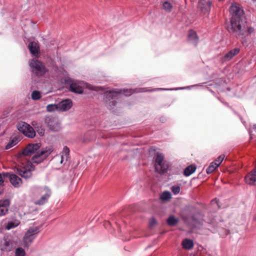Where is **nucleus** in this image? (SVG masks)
Returning a JSON list of instances; mask_svg holds the SVG:
<instances>
[{
	"instance_id": "f257e3e1",
	"label": "nucleus",
	"mask_w": 256,
	"mask_h": 256,
	"mask_svg": "<svg viewBox=\"0 0 256 256\" xmlns=\"http://www.w3.org/2000/svg\"><path fill=\"white\" fill-rule=\"evenodd\" d=\"M147 88H139L136 89H120L118 90H108L104 94V100L109 109H112L116 106L117 100L121 98L122 94L126 96H131L132 94L152 92Z\"/></svg>"
},
{
	"instance_id": "f03ea898",
	"label": "nucleus",
	"mask_w": 256,
	"mask_h": 256,
	"mask_svg": "<svg viewBox=\"0 0 256 256\" xmlns=\"http://www.w3.org/2000/svg\"><path fill=\"white\" fill-rule=\"evenodd\" d=\"M41 146L40 143L29 144L22 152L24 156H31L34 154L31 159L32 163L40 164L46 159L52 153L50 148H46L40 150Z\"/></svg>"
},
{
	"instance_id": "7ed1b4c3",
	"label": "nucleus",
	"mask_w": 256,
	"mask_h": 256,
	"mask_svg": "<svg viewBox=\"0 0 256 256\" xmlns=\"http://www.w3.org/2000/svg\"><path fill=\"white\" fill-rule=\"evenodd\" d=\"M36 192L38 196H40L39 199L34 202L35 204L38 206H42L46 203L52 194L50 190L46 186L38 188Z\"/></svg>"
},
{
	"instance_id": "20e7f679",
	"label": "nucleus",
	"mask_w": 256,
	"mask_h": 256,
	"mask_svg": "<svg viewBox=\"0 0 256 256\" xmlns=\"http://www.w3.org/2000/svg\"><path fill=\"white\" fill-rule=\"evenodd\" d=\"M156 171L160 174H164L168 168V164L164 162V157L162 154H157L155 158L154 164Z\"/></svg>"
},
{
	"instance_id": "39448f33",
	"label": "nucleus",
	"mask_w": 256,
	"mask_h": 256,
	"mask_svg": "<svg viewBox=\"0 0 256 256\" xmlns=\"http://www.w3.org/2000/svg\"><path fill=\"white\" fill-rule=\"evenodd\" d=\"M18 130L25 136L33 138L36 136V131L34 128L27 123L20 122L18 124Z\"/></svg>"
},
{
	"instance_id": "423d86ee",
	"label": "nucleus",
	"mask_w": 256,
	"mask_h": 256,
	"mask_svg": "<svg viewBox=\"0 0 256 256\" xmlns=\"http://www.w3.org/2000/svg\"><path fill=\"white\" fill-rule=\"evenodd\" d=\"M66 83L70 85V91L79 94L83 92L84 90L83 88L81 86V82L68 79L66 80Z\"/></svg>"
},
{
	"instance_id": "0eeeda50",
	"label": "nucleus",
	"mask_w": 256,
	"mask_h": 256,
	"mask_svg": "<svg viewBox=\"0 0 256 256\" xmlns=\"http://www.w3.org/2000/svg\"><path fill=\"white\" fill-rule=\"evenodd\" d=\"M2 175L4 178H8L11 184L15 188H18L21 186L22 180L17 175L9 172H2Z\"/></svg>"
},
{
	"instance_id": "6e6552de",
	"label": "nucleus",
	"mask_w": 256,
	"mask_h": 256,
	"mask_svg": "<svg viewBox=\"0 0 256 256\" xmlns=\"http://www.w3.org/2000/svg\"><path fill=\"white\" fill-rule=\"evenodd\" d=\"M242 18H230V27L228 29L230 32L238 33L242 28L240 24Z\"/></svg>"
},
{
	"instance_id": "1a4fd4ad",
	"label": "nucleus",
	"mask_w": 256,
	"mask_h": 256,
	"mask_svg": "<svg viewBox=\"0 0 256 256\" xmlns=\"http://www.w3.org/2000/svg\"><path fill=\"white\" fill-rule=\"evenodd\" d=\"M34 169V166H31L30 168H28L25 166H20L16 168L17 174L22 177L27 179L30 178L32 176V170Z\"/></svg>"
},
{
	"instance_id": "9d476101",
	"label": "nucleus",
	"mask_w": 256,
	"mask_h": 256,
	"mask_svg": "<svg viewBox=\"0 0 256 256\" xmlns=\"http://www.w3.org/2000/svg\"><path fill=\"white\" fill-rule=\"evenodd\" d=\"M212 3L209 0H200L198 2V7L204 14H208L210 10Z\"/></svg>"
},
{
	"instance_id": "9b49d317",
	"label": "nucleus",
	"mask_w": 256,
	"mask_h": 256,
	"mask_svg": "<svg viewBox=\"0 0 256 256\" xmlns=\"http://www.w3.org/2000/svg\"><path fill=\"white\" fill-rule=\"evenodd\" d=\"M231 18H242L243 10L236 4H232L230 7Z\"/></svg>"
},
{
	"instance_id": "f8f14e48",
	"label": "nucleus",
	"mask_w": 256,
	"mask_h": 256,
	"mask_svg": "<svg viewBox=\"0 0 256 256\" xmlns=\"http://www.w3.org/2000/svg\"><path fill=\"white\" fill-rule=\"evenodd\" d=\"M10 205L8 199L0 200V216H4L8 214Z\"/></svg>"
},
{
	"instance_id": "ddd939ff",
	"label": "nucleus",
	"mask_w": 256,
	"mask_h": 256,
	"mask_svg": "<svg viewBox=\"0 0 256 256\" xmlns=\"http://www.w3.org/2000/svg\"><path fill=\"white\" fill-rule=\"evenodd\" d=\"M246 182L250 185H256V170L254 168L244 178Z\"/></svg>"
},
{
	"instance_id": "4468645a",
	"label": "nucleus",
	"mask_w": 256,
	"mask_h": 256,
	"mask_svg": "<svg viewBox=\"0 0 256 256\" xmlns=\"http://www.w3.org/2000/svg\"><path fill=\"white\" fill-rule=\"evenodd\" d=\"M32 71L36 76H43L46 72L45 65H32Z\"/></svg>"
},
{
	"instance_id": "2eb2a0df",
	"label": "nucleus",
	"mask_w": 256,
	"mask_h": 256,
	"mask_svg": "<svg viewBox=\"0 0 256 256\" xmlns=\"http://www.w3.org/2000/svg\"><path fill=\"white\" fill-rule=\"evenodd\" d=\"M72 106V101L70 99L63 100L58 103V110L61 111H66L70 110Z\"/></svg>"
},
{
	"instance_id": "dca6fc26",
	"label": "nucleus",
	"mask_w": 256,
	"mask_h": 256,
	"mask_svg": "<svg viewBox=\"0 0 256 256\" xmlns=\"http://www.w3.org/2000/svg\"><path fill=\"white\" fill-rule=\"evenodd\" d=\"M240 52V48H236L231 50L226 53L222 58L224 62H226L232 60L234 56L237 55Z\"/></svg>"
},
{
	"instance_id": "f3484780",
	"label": "nucleus",
	"mask_w": 256,
	"mask_h": 256,
	"mask_svg": "<svg viewBox=\"0 0 256 256\" xmlns=\"http://www.w3.org/2000/svg\"><path fill=\"white\" fill-rule=\"evenodd\" d=\"M28 49L30 53L36 57H38L40 52V46L38 42H32L29 43L28 45Z\"/></svg>"
},
{
	"instance_id": "a211bd4d",
	"label": "nucleus",
	"mask_w": 256,
	"mask_h": 256,
	"mask_svg": "<svg viewBox=\"0 0 256 256\" xmlns=\"http://www.w3.org/2000/svg\"><path fill=\"white\" fill-rule=\"evenodd\" d=\"M45 122L50 130L56 131L58 130V125L54 122V118L52 116H47L45 118Z\"/></svg>"
},
{
	"instance_id": "6ab92c4d",
	"label": "nucleus",
	"mask_w": 256,
	"mask_h": 256,
	"mask_svg": "<svg viewBox=\"0 0 256 256\" xmlns=\"http://www.w3.org/2000/svg\"><path fill=\"white\" fill-rule=\"evenodd\" d=\"M32 124L40 136H43L44 135L45 130L40 123L34 121L32 122Z\"/></svg>"
},
{
	"instance_id": "aec40b11",
	"label": "nucleus",
	"mask_w": 256,
	"mask_h": 256,
	"mask_svg": "<svg viewBox=\"0 0 256 256\" xmlns=\"http://www.w3.org/2000/svg\"><path fill=\"white\" fill-rule=\"evenodd\" d=\"M38 230L37 228H30L26 232L25 238L31 242L34 238V236L38 233Z\"/></svg>"
},
{
	"instance_id": "412c9836",
	"label": "nucleus",
	"mask_w": 256,
	"mask_h": 256,
	"mask_svg": "<svg viewBox=\"0 0 256 256\" xmlns=\"http://www.w3.org/2000/svg\"><path fill=\"white\" fill-rule=\"evenodd\" d=\"M188 38L189 40L193 42L194 45H196L198 38L195 31L192 30L188 31Z\"/></svg>"
},
{
	"instance_id": "4be33fe9",
	"label": "nucleus",
	"mask_w": 256,
	"mask_h": 256,
	"mask_svg": "<svg viewBox=\"0 0 256 256\" xmlns=\"http://www.w3.org/2000/svg\"><path fill=\"white\" fill-rule=\"evenodd\" d=\"M182 246L186 250H190L194 246V242L192 240L186 238L182 241Z\"/></svg>"
},
{
	"instance_id": "5701e85b",
	"label": "nucleus",
	"mask_w": 256,
	"mask_h": 256,
	"mask_svg": "<svg viewBox=\"0 0 256 256\" xmlns=\"http://www.w3.org/2000/svg\"><path fill=\"white\" fill-rule=\"evenodd\" d=\"M179 220L174 216H170L167 219L166 222L168 226H176Z\"/></svg>"
},
{
	"instance_id": "b1692460",
	"label": "nucleus",
	"mask_w": 256,
	"mask_h": 256,
	"mask_svg": "<svg viewBox=\"0 0 256 256\" xmlns=\"http://www.w3.org/2000/svg\"><path fill=\"white\" fill-rule=\"evenodd\" d=\"M196 166L194 165L191 164L187 166L184 171V174L185 176H189L195 172Z\"/></svg>"
},
{
	"instance_id": "393cba45",
	"label": "nucleus",
	"mask_w": 256,
	"mask_h": 256,
	"mask_svg": "<svg viewBox=\"0 0 256 256\" xmlns=\"http://www.w3.org/2000/svg\"><path fill=\"white\" fill-rule=\"evenodd\" d=\"M20 224V222L18 220H14L8 222L6 226V229L9 230L18 226Z\"/></svg>"
},
{
	"instance_id": "a878e982",
	"label": "nucleus",
	"mask_w": 256,
	"mask_h": 256,
	"mask_svg": "<svg viewBox=\"0 0 256 256\" xmlns=\"http://www.w3.org/2000/svg\"><path fill=\"white\" fill-rule=\"evenodd\" d=\"M171 198V194L168 191L164 192L160 196V198L162 200H167Z\"/></svg>"
},
{
	"instance_id": "bb28decb",
	"label": "nucleus",
	"mask_w": 256,
	"mask_h": 256,
	"mask_svg": "<svg viewBox=\"0 0 256 256\" xmlns=\"http://www.w3.org/2000/svg\"><path fill=\"white\" fill-rule=\"evenodd\" d=\"M218 167V166H216L215 163L211 162L206 170V173L208 174H212Z\"/></svg>"
},
{
	"instance_id": "cd10ccee",
	"label": "nucleus",
	"mask_w": 256,
	"mask_h": 256,
	"mask_svg": "<svg viewBox=\"0 0 256 256\" xmlns=\"http://www.w3.org/2000/svg\"><path fill=\"white\" fill-rule=\"evenodd\" d=\"M58 104H50L46 106V110L48 112H52L56 110H58Z\"/></svg>"
},
{
	"instance_id": "c85d7f7f",
	"label": "nucleus",
	"mask_w": 256,
	"mask_h": 256,
	"mask_svg": "<svg viewBox=\"0 0 256 256\" xmlns=\"http://www.w3.org/2000/svg\"><path fill=\"white\" fill-rule=\"evenodd\" d=\"M15 256H26V252L22 248H18L16 249Z\"/></svg>"
},
{
	"instance_id": "c756f323",
	"label": "nucleus",
	"mask_w": 256,
	"mask_h": 256,
	"mask_svg": "<svg viewBox=\"0 0 256 256\" xmlns=\"http://www.w3.org/2000/svg\"><path fill=\"white\" fill-rule=\"evenodd\" d=\"M41 94L38 90H34L32 94V98L34 100H38L41 98Z\"/></svg>"
},
{
	"instance_id": "7c9ffc66",
	"label": "nucleus",
	"mask_w": 256,
	"mask_h": 256,
	"mask_svg": "<svg viewBox=\"0 0 256 256\" xmlns=\"http://www.w3.org/2000/svg\"><path fill=\"white\" fill-rule=\"evenodd\" d=\"M224 157V155L222 154L214 162H213L215 163L216 164V166H218L223 161Z\"/></svg>"
},
{
	"instance_id": "2f4dec72",
	"label": "nucleus",
	"mask_w": 256,
	"mask_h": 256,
	"mask_svg": "<svg viewBox=\"0 0 256 256\" xmlns=\"http://www.w3.org/2000/svg\"><path fill=\"white\" fill-rule=\"evenodd\" d=\"M163 7L165 10L168 12H170L172 9V6L170 2H165L163 4Z\"/></svg>"
},
{
	"instance_id": "473e14b6",
	"label": "nucleus",
	"mask_w": 256,
	"mask_h": 256,
	"mask_svg": "<svg viewBox=\"0 0 256 256\" xmlns=\"http://www.w3.org/2000/svg\"><path fill=\"white\" fill-rule=\"evenodd\" d=\"M70 149L68 146H64L62 152V155H64V156H65L66 160H67V158L70 154Z\"/></svg>"
},
{
	"instance_id": "72a5a7b5",
	"label": "nucleus",
	"mask_w": 256,
	"mask_h": 256,
	"mask_svg": "<svg viewBox=\"0 0 256 256\" xmlns=\"http://www.w3.org/2000/svg\"><path fill=\"white\" fill-rule=\"evenodd\" d=\"M180 190V186H174L171 188V190L174 194H178Z\"/></svg>"
},
{
	"instance_id": "f704fd0d",
	"label": "nucleus",
	"mask_w": 256,
	"mask_h": 256,
	"mask_svg": "<svg viewBox=\"0 0 256 256\" xmlns=\"http://www.w3.org/2000/svg\"><path fill=\"white\" fill-rule=\"evenodd\" d=\"M16 140H14V139L12 140L10 142H8L7 145L6 146V149L8 150L12 147L16 145Z\"/></svg>"
},
{
	"instance_id": "c9c22d12",
	"label": "nucleus",
	"mask_w": 256,
	"mask_h": 256,
	"mask_svg": "<svg viewBox=\"0 0 256 256\" xmlns=\"http://www.w3.org/2000/svg\"><path fill=\"white\" fill-rule=\"evenodd\" d=\"M156 220L154 218H152L150 220L149 226L152 228L156 224Z\"/></svg>"
},
{
	"instance_id": "e433bc0d",
	"label": "nucleus",
	"mask_w": 256,
	"mask_h": 256,
	"mask_svg": "<svg viewBox=\"0 0 256 256\" xmlns=\"http://www.w3.org/2000/svg\"><path fill=\"white\" fill-rule=\"evenodd\" d=\"M254 31H255L254 28L253 27L250 26V27H248L247 28V32L249 34L254 33Z\"/></svg>"
},
{
	"instance_id": "4c0bfd02",
	"label": "nucleus",
	"mask_w": 256,
	"mask_h": 256,
	"mask_svg": "<svg viewBox=\"0 0 256 256\" xmlns=\"http://www.w3.org/2000/svg\"><path fill=\"white\" fill-rule=\"evenodd\" d=\"M54 42H52H52H50V44H48V48L50 50V49H52V48L56 49V47H58V44H56V46H54V48H50L51 46H54Z\"/></svg>"
},
{
	"instance_id": "58836bf2",
	"label": "nucleus",
	"mask_w": 256,
	"mask_h": 256,
	"mask_svg": "<svg viewBox=\"0 0 256 256\" xmlns=\"http://www.w3.org/2000/svg\"><path fill=\"white\" fill-rule=\"evenodd\" d=\"M4 178L2 175V174H0V185H2L4 183L3 178Z\"/></svg>"
},
{
	"instance_id": "ea45409f",
	"label": "nucleus",
	"mask_w": 256,
	"mask_h": 256,
	"mask_svg": "<svg viewBox=\"0 0 256 256\" xmlns=\"http://www.w3.org/2000/svg\"><path fill=\"white\" fill-rule=\"evenodd\" d=\"M64 158H66V157H65V156H64V155L61 156V160H60L61 164H62L63 162Z\"/></svg>"
},
{
	"instance_id": "a19ab883",
	"label": "nucleus",
	"mask_w": 256,
	"mask_h": 256,
	"mask_svg": "<svg viewBox=\"0 0 256 256\" xmlns=\"http://www.w3.org/2000/svg\"><path fill=\"white\" fill-rule=\"evenodd\" d=\"M4 244H5L6 246H8V242H5Z\"/></svg>"
},
{
	"instance_id": "79ce46f5",
	"label": "nucleus",
	"mask_w": 256,
	"mask_h": 256,
	"mask_svg": "<svg viewBox=\"0 0 256 256\" xmlns=\"http://www.w3.org/2000/svg\"><path fill=\"white\" fill-rule=\"evenodd\" d=\"M254 128H256V125L254 126Z\"/></svg>"
},
{
	"instance_id": "37998d69",
	"label": "nucleus",
	"mask_w": 256,
	"mask_h": 256,
	"mask_svg": "<svg viewBox=\"0 0 256 256\" xmlns=\"http://www.w3.org/2000/svg\"><path fill=\"white\" fill-rule=\"evenodd\" d=\"M38 64H42V63L40 62H38Z\"/></svg>"
},
{
	"instance_id": "c03bdc74",
	"label": "nucleus",
	"mask_w": 256,
	"mask_h": 256,
	"mask_svg": "<svg viewBox=\"0 0 256 256\" xmlns=\"http://www.w3.org/2000/svg\"><path fill=\"white\" fill-rule=\"evenodd\" d=\"M158 90H162V88H158Z\"/></svg>"
},
{
	"instance_id": "a18cd8bd",
	"label": "nucleus",
	"mask_w": 256,
	"mask_h": 256,
	"mask_svg": "<svg viewBox=\"0 0 256 256\" xmlns=\"http://www.w3.org/2000/svg\"><path fill=\"white\" fill-rule=\"evenodd\" d=\"M253 1H256V0H252Z\"/></svg>"
}]
</instances>
